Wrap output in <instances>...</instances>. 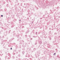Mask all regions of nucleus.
I'll list each match as a JSON object with an SVG mask.
<instances>
[{
	"mask_svg": "<svg viewBox=\"0 0 60 60\" xmlns=\"http://www.w3.org/2000/svg\"><path fill=\"white\" fill-rule=\"evenodd\" d=\"M51 10H50V11H51Z\"/></svg>",
	"mask_w": 60,
	"mask_h": 60,
	"instance_id": "44",
	"label": "nucleus"
},
{
	"mask_svg": "<svg viewBox=\"0 0 60 60\" xmlns=\"http://www.w3.org/2000/svg\"><path fill=\"white\" fill-rule=\"evenodd\" d=\"M28 57H29V56H28Z\"/></svg>",
	"mask_w": 60,
	"mask_h": 60,
	"instance_id": "50",
	"label": "nucleus"
},
{
	"mask_svg": "<svg viewBox=\"0 0 60 60\" xmlns=\"http://www.w3.org/2000/svg\"><path fill=\"white\" fill-rule=\"evenodd\" d=\"M19 34H17V37L18 38V39L19 38V39H21V38H19Z\"/></svg>",
	"mask_w": 60,
	"mask_h": 60,
	"instance_id": "3",
	"label": "nucleus"
},
{
	"mask_svg": "<svg viewBox=\"0 0 60 60\" xmlns=\"http://www.w3.org/2000/svg\"><path fill=\"white\" fill-rule=\"evenodd\" d=\"M5 59H6V58H7V56H5Z\"/></svg>",
	"mask_w": 60,
	"mask_h": 60,
	"instance_id": "17",
	"label": "nucleus"
},
{
	"mask_svg": "<svg viewBox=\"0 0 60 60\" xmlns=\"http://www.w3.org/2000/svg\"><path fill=\"white\" fill-rule=\"evenodd\" d=\"M1 17H3V15H1Z\"/></svg>",
	"mask_w": 60,
	"mask_h": 60,
	"instance_id": "21",
	"label": "nucleus"
},
{
	"mask_svg": "<svg viewBox=\"0 0 60 60\" xmlns=\"http://www.w3.org/2000/svg\"><path fill=\"white\" fill-rule=\"evenodd\" d=\"M20 42V44H22L23 45L24 44V41L23 40H20L19 41Z\"/></svg>",
	"mask_w": 60,
	"mask_h": 60,
	"instance_id": "1",
	"label": "nucleus"
},
{
	"mask_svg": "<svg viewBox=\"0 0 60 60\" xmlns=\"http://www.w3.org/2000/svg\"><path fill=\"white\" fill-rule=\"evenodd\" d=\"M13 58H14V56H13Z\"/></svg>",
	"mask_w": 60,
	"mask_h": 60,
	"instance_id": "31",
	"label": "nucleus"
},
{
	"mask_svg": "<svg viewBox=\"0 0 60 60\" xmlns=\"http://www.w3.org/2000/svg\"><path fill=\"white\" fill-rule=\"evenodd\" d=\"M41 14H42V13H43V12H41Z\"/></svg>",
	"mask_w": 60,
	"mask_h": 60,
	"instance_id": "28",
	"label": "nucleus"
},
{
	"mask_svg": "<svg viewBox=\"0 0 60 60\" xmlns=\"http://www.w3.org/2000/svg\"><path fill=\"white\" fill-rule=\"evenodd\" d=\"M50 32H51V31H50V32H49V34H50Z\"/></svg>",
	"mask_w": 60,
	"mask_h": 60,
	"instance_id": "25",
	"label": "nucleus"
},
{
	"mask_svg": "<svg viewBox=\"0 0 60 60\" xmlns=\"http://www.w3.org/2000/svg\"><path fill=\"white\" fill-rule=\"evenodd\" d=\"M56 55V53H54L53 54V55Z\"/></svg>",
	"mask_w": 60,
	"mask_h": 60,
	"instance_id": "22",
	"label": "nucleus"
},
{
	"mask_svg": "<svg viewBox=\"0 0 60 60\" xmlns=\"http://www.w3.org/2000/svg\"><path fill=\"white\" fill-rule=\"evenodd\" d=\"M25 4H24V5H25Z\"/></svg>",
	"mask_w": 60,
	"mask_h": 60,
	"instance_id": "37",
	"label": "nucleus"
},
{
	"mask_svg": "<svg viewBox=\"0 0 60 60\" xmlns=\"http://www.w3.org/2000/svg\"><path fill=\"white\" fill-rule=\"evenodd\" d=\"M49 39L50 40H51V38H49Z\"/></svg>",
	"mask_w": 60,
	"mask_h": 60,
	"instance_id": "13",
	"label": "nucleus"
},
{
	"mask_svg": "<svg viewBox=\"0 0 60 60\" xmlns=\"http://www.w3.org/2000/svg\"><path fill=\"white\" fill-rule=\"evenodd\" d=\"M1 60V58H0V60Z\"/></svg>",
	"mask_w": 60,
	"mask_h": 60,
	"instance_id": "43",
	"label": "nucleus"
},
{
	"mask_svg": "<svg viewBox=\"0 0 60 60\" xmlns=\"http://www.w3.org/2000/svg\"><path fill=\"white\" fill-rule=\"evenodd\" d=\"M1 31H0V33H1Z\"/></svg>",
	"mask_w": 60,
	"mask_h": 60,
	"instance_id": "45",
	"label": "nucleus"
},
{
	"mask_svg": "<svg viewBox=\"0 0 60 60\" xmlns=\"http://www.w3.org/2000/svg\"><path fill=\"white\" fill-rule=\"evenodd\" d=\"M35 34H37V32H35Z\"/></svg>",
	"mask_w": 60,
	"mask_h": 60,
	"instance_id": "14",
	"label": "nucleus"
},
{
	"mask_svg": "<svg viewBox=\"0 0 60 60\" xmlns=\"http://www.w3.org/2000/svg\"><path fill=\"white\" fill-rule=\"evenodd\" d=\"M34 30H33V32H34Z\"/></svg>",
	"mask_w": 60,
	"mask_h": 60,
	"instance_id": "26",
	"label": "nucleus"
},
{
	"mask_svg": "<svg viewBox=\"0 0 60 60\" xmlns=\"http://www.w3.org/2000/svg\"><path fill=\"white\" fill-rule=\"evenodd\" d=\"M48 45V46H49V47H50V45H49V44Z\"/></svg>",
	"mask_w": 60,
	"mask_h": 60,
	"instance_id": "9",
	"label": "nucleus"
},
{
	"mask_svg": "<svg viewBox=\"0 0 60 60\" xmlns=\"http://www.w3.org/2000/svg\"><path fill=\"white\" fill-rule=\"evenodd\" d=\"M11 28H12V27H14V25H13L11 26Z\"/></svg>",
	"mask_w": 60,
	"mask_h": 60,
	"instance_id": "8",
	"label": "nucleus"
},
{
	"mask_svg": "<svg viewBox=\"0 0 60 60\" xmlns=\"http://www.w3.org/2000/svg\"><path fill=\"white\" fill-rule=\"evenodd\" d=\"M10 46H11V45H9L8 46L9 47H10Z\"/></svg>",
	"mask_w": 60,
	"mask_h": 60,
	"instance_id": "20",
	"label": "nucleus"
},
{
	"mask_svg": "<svg viewBox=\"0 0 60 60\" xmlns=\"http://www.w3.org/2000/svg\"><path fill=\"white\" fill-rule=\"evenodd\" d=\"M45 51H44V54H45Z\"/></svg>",
	"mask_w": 60,
	"mask_h": 60,
	"instance_id": "35",
	"label": "nucleus"
},
{
	"mask_svg": "<svg viewBox=\"0 0 60 60\" xmlns=\"http://www.w3.org/2000/svg\"><path fill=\"white\" fill-rule=\"evenodd\" d=\"M40 28L41 29V28L40 27Z\"/></svg>",
	"mask_w": 60,
	"mask_h": 60,
	"instance_id": "40",
	"label": "nucleus"
},
{
	"mask_svg": "<svg viewBox=\"0 0 60 60\" xmlns=\"http://www.w3.org/2000/svg\"><path fill=\"white\" fill-rule=\"evenodd\" d=\"M35 56H37H37H39V55H38L36 54V53H35Z\"/></svg>",
	"mask_w": 60,
	"mask_h": 60,
	"instance_id": "4",
	"label": "nucleus"
},
{
	"mask_svg": "<svg viewBox=\"0 0 60 60\" xmlns=\"http://www.w3.org/2000/svg\"><path fill=\"white\" fill-rule=\"evenodd\" d=\"M33 21H32V24H33Z\"/></svg>",
	"mask_w": 60,
	"mask_h": 60,
	"instance_id": "30",
	"label": "nucleus"
},
{
	"mask_svg": "<svg viewBox=\"0 0 60 60\" xmlns=\"http://www.w3.org/2000/svg\"><path fill=\"white\" fill-rule=\"evenodd\" d=\"M33 39L32 38H31V39H30V40H32Z\"/></svg>",
	"mask_w": 60,
	"mask_h": 60,
	"instance_id": "34",
	"label": "nucleus"
},
{
	"mask_svg": "<svg viewBox=\"0 0 60 60\" xmlns=\"http://www.w3.org/2000/svg\"><path fill=\"white\" fill-rule=\"evenodd\" d=\"M8 22L9 23H10V22Z\"/></svg>",
	"mask_w": 60,
	"mask_h": 60,
	"instance_id": "39",
	"label": "nucleus"
},
{
	"mask_svg": "<svg viewBox=\"0 0 60 60\" xmlns=\"http://www.w3.org/2000/svg\"><path fill=\"white\" fill-rule=\"evenodd\" d=\"M17 41H21V39H19V38H18V40H17Z\"/></svg>",
	"mask_w": 60,
	"mask_h": 60,
	"instance_id": "5",
	"label": "nucleus"
},
{
	"mask_svg": "<svg viewBox=\"0 0 60 60\" xmlns=\"http://www.w3.org/2000/svg\"><path fill=\"white\" fill-rule=\"evenodd\" d=\"M56 34V33H55V34Z\"/></svg>",
	"mask_w": 60,
	"mask_h": 60,
	"instance_id": "47",
	"label": "nucleus"
},
{
	"mask_svg": "<svg viewBox=\"0 0 60 60\" xmlns=\"http://www.w3.org/2000/svg\"><path fill=\"white\" fill-rule=\"evenodd\" d=\"M27 35H25V37H27Z\"/></svg>",
	"mask_w": 60,
	"mask_h": 60,
	"instance_id": "10",
	"label": "nucleus"
},
{
	"mask_svg": "<svg viewBox=\"0 0 60 60\" xmlns=\"http://www.w3.org/2000/svg\"><path fill=\"white\" fill-rule=\"evenodd\" d=\"M57 57H59V55H58L57 56Z\"/></svg>",
	"mask_w": 60,
	"mask_h": 60,
	"instance_id": "27",
	"label": "nucleus"
},
{
	"mask_svg": "<svg viewBox=\"0 0 60 60\" xmlns=\"http://www.w3.org/2000/svg\"><path fill=\"white\" fill-rule=\"evenodd\" d=\"M16 2H18V0H16Z\"/></svg>",
	"mask_w": 60,
	"mask_h": 60,
	"instance_id": "32",
	"label": "nucleus"
},
{
	"mask_svg": "<svg viewBox=\"0 0 60 60\" xmlns=\"http://www.w3.org/2000/svg\"><path fill=\"white\" fill-rule=\"evenodd\" d=\"M16 29H17V28H17V27H16Z\"/></svg>",
	"mask_w": 60,
	"mask_h": 60,
	"instance_id": "36",
	"label": "nucleus"
},
{
	"mask_svg": "<svg viewBox=\"0 0 60 60\" xmlns=\"http://www.w3.org/2000/svg\"><path fill=\"white\" fill-rule=\"evenodd\" d=\"M33 50H34V51H35V50H36V48H34V49Z\"/></svg>",
	"mask_w": 60,
	"mask_h": 60,
	"instance_id": "7",
	"label": "nucleus"
},
{
	"mask_svg": "<svg viewBox=\"0 0 60 60\" xmlns=\"http://www.w3.org/2000/svg\"><path fill=\"white\" fill-rule=\"evenodd\" d=\"M29 37H30V36H30V35H29Z\"/></svg>",
	"mask_w": 60,
	"mask_h": 60,
	"instance_id": "33",
	"label": "nucleus"
},
{
	"mask_svg": "<svg viewBox=\"0 0 60 60\" xmlns=\"http://www.w3.org/2000/svg\"><path fill=\"white\" fill-rule=\"evenodd\" d=\"M7 30H5L4 31V35H5V36H6L7 34Z\"/></svg>",
	"mask_w": 60,
	"mask_h": 60,
	"instance_id": "2",
	"label": "nucleus"
},
{
	"mask_svg": "<svg viewBox=\"0 0 60 60\" xmlns=\"http://www.w3.org/2000/svg\"><path fill=\"white\" fill-rule=\"evenodd\" d=\"M42 43V42H41V41L39 42L40 44H41V43Z\"/></svg>",
	"mask_w": 60,
	"mask_h": 60,
	"instance_id": "15",
	"label": "nucleus"
},
{
	"mask_svg": "<svg viewBox=\"0 0 60 60\" xmlns=\"http://www.w3.org/2000/svg\"><path fill=\"white\" fill-rule=\"evenodd\" d=\"M28 32H29V30Z\"/></svg>",
	"mask_w": 60,
	"mask_h": 60,
	"instance_id": "41",
	"label": "nucleus"
},
{
	"mask_svg": "<svg viewBox=\"0 0 60 60\" xmlns=\"http://www.w3.org/2000/svg\"><path fill=\"white\" fill-rule=\"evenodd\" d=\"M59 18H60V17L59 16H58Z\"/></svg>",
	"mask_w": 60,
	"mask_h": 60,
	"instance_id": "42",
	"label": "nucleus"
},
{
	"mask_svg": "<svg viewBox=\"0 0 60 60\" xmlns=\"http://www.w3.org/2000/svg\"><path fill=\"white\" fill-rule=\"evenodd\" d=\"M37 44V42H35V43L34 44H35V45H36Z\"/></svg>",
	"mask_w": 60,
	"mask_h": 60,
	"instance_id": "11",
	"label": "nucleus"
},
{
	"mask_svg": "<svg viewBox=\"0 0 60 60\" xmlns=\"http://www.w3.org/2000/svg\"><path fill=\"white\" fill-rule=\"evenodd\" d=\"M32 32H31V33H32Z\"/></svg>",
	"mask_w": 60,
	"mask_h": 60,
	"instance_id": "51",
	"label": "nucleus"
},
{
	"mask_svg": "<svg viewBox=\"0 0 60 60\" xmlns=\"http://www.w3.org/2000/svg\"><path fill=\"white\" fill-rule=\"evenodd\" d=\"M26 56H27V55H26Z\"/></svg>",
	"mask_w": 60,
	"mask_h": 60,
	"instance_id": "49",
	"label": "nucleus"
},
{
	"mask_svg": "<svg viewBox=\"0 0 60 60\" xmlns=\"http://www.w3.org/2000/svg\"><path fill=\"white\" fill-rule=\"evenodd\" d=\"M20 21H21V20H19Z\"/></svg>",
	"mask_w": 60,
	"mask_h": 60,
	"instance_id": "38",
	"label": "nucleus"
},
{
	"mask_svg": "<svg viewBox=\"0 0 60 60\" xmlns=\"http://www.w3.org/2000/svg\"><path fill=\"white\" fill-rule=\"evenodd\" d=\"M8 59H10V58H9V57H8Z\"/></svg>",
	"mask_w": 60,
	"mask_h": 60,
	"instance_id": "23",
	"label": "nucleus"
},
{
	"mask_svg": "<svg viewBox=\"0 0 60 60\" xmlns=\"http://www.w3.org/2000/svg\"><path fill=\"white\" fill-rule=\"evenodd\" d=\"M33 37H34V38L35 37V38H36V36L35 37V36H33Z\"/></svg>",
	"mask_w": 60,
	"mask_h": 60,
	"instance_id": "16",
	"label": "nucleus"
},
{
	"mask_svg": "<svg viewBox=\"0 0 60 60\" xmlns=\"http://www.w3.org/2000/svg\"><path fill=\"white\" fill-rule=\"evenodd\" d=\"M3 55V54H2V55Z\"/></svg>",
	"mask_w": 60,
	"mask_h": 60,
	"instance_id": "52",
	"label": "nucleus"
},
{
	"mask_svg": "<svg viewBox=\"0 0 60 60\" xmlns=\"http://www.w3.org/2000/svg\"><path fill=\"white\" fill-rule=\"evenodd\" d=\"M24 53H25V52H24V51L22 52V53L23 54H24Z\"/></svg>",
	"mask_w": 60,
	"mask_h": 60,
	"instance_id": "12",
	"label": "nucleus"
},
{
	"mask_svg": "<svg viewBox=\"0 0 60 60\" xmlns=\"http://www.w3.org/2000/svg\"><path fill=\"white\" fill-rule=\"evenodd\" d=\"M18 4V5H19V4Z\"/></svg>",
	"mask_w": 60,
	"mask_h": 60,
	"instance_id": "46",
	"label": "nucleus"
},
{
	"mask_svg": "<svg viewBox=\"0 0 60 60\" xmlns=\"http://www.w3.org/2000/svg\"><path fill=\"white\" fill-rule=\"evenodd\" d=\"M10 49H11H11H12V48H11Z\"/></svg>",
	"mask_w": 60,
	"mask_h": 60,
	"instance_id": "29",
	"label": "nucleus"
},
{
	"mask_svg": "<svg viewBox=\"0 0 60 60\" xmlns=\"http://www.w3.org/2000/svg\"><path fill=\"white\" fill-rule=\"evenodd\" d=\"M13 39H14V38H11V40H9L10 41H11V40H13Z\"/></svg>",
	"mask_w": 60,
	"mask_h": 60,
	"instance_id": "6",
	"label": "nucleus"
},
{
	"mask_svg": "<svg viewBox=\"0 0 60 60\" xmlns=\"http://www.w3.org/2000/svg\"><path fill=\"white\" fill-rule=\"evenodd\" d=\"M26 55H27V54H26Z\"/></svg>",
	"mask_w": 60,
	"mask_h": 60,
	"instance_id": "48",
	"label": "nucleus"
},
{
	"mask_svg": "<svg viewBox=\"0 0 60 60\" xmlns=\"http://www.w3.org/2000/svg\"><path fill=\"white\" fill-rule=\"evenodd\" d=\"M55 41H54L52 42H53V43H55Z\"/></svg>",
	"mask_w": 60,
	"mask_h": 60,
	"instance_id": "18",
	"label": "nucleus"
},
{
	"mask_svg": "<svg viewBox=\"0 0 60 60\" xmlns=\"http://www.w3.org/2000/svg\"><path fill=\"white\" fill-rule=\"evenodd\" d=\"M32 33H33V34H34V32H33V31H32Z\"/></svg>",
	"mask_w": 60,
	"mask_h": 60,
	"instance_id": "19",
	"label": "nucleus"
},
{
	"mask_svg": "<svg viewBox=\"0 0 60 60\" xmlns=\"http://www.w3.org/2000/svg\"><path fill=\"white\" fill-rule=\"evenodd\" d=\"M18 56H20V54H19L18 55Z\"/></svg>",
	"mask_w": 60,
	"mask_h": 60,
	"instance_id": "24",
	"label": "nucleus"
}]
</instances>
